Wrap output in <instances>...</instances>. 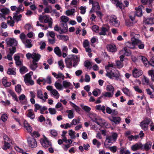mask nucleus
Masks as SVG:
<instances>
[{
	"label": "nucleus",
	"mask_w": 154,
	"mask_h": 154,
	"mask_svg": "<svg viewBox=\"0 0 154 154\" xmlns=\"http://www.w3.org/2000/svg\"><path fill=\"white\" fill-rule=\"evenodd\" d=\"M33 74L32 72H30L29 73L26 74L24 78V81L26 84L29 83L31 85H32L34 84V81L31 79V75Z\"/></svg>",
	"instance_id": "obj_1"
},
{
	"label": "nucleus",
	"mask_w": 154,
	"mask_h": 154,
	"mask_svg": "<svg viewBox=\"0 0 154 154\" xmlns=\"http://www.w3.org/2000/svg\"><path fill=\"white\" fill-rule=\"evenodd\" d=\"M106 75L111 79H112L113 77H115L116 80H118L119 79L120 74L118 71H116L115 72H113L112 70H111L110 72H107Z\"/></svg>",
	"instance_id": "obj_2"
},
{
	"label": "nucleus",
	"mask_w": 154,
	"mask_h": 154,
	"mask_svg": "<svg viewBox=\"0 0 154 154\" xmlns=\"http://www.w3.org/2000/svg\"><path fill=\"white\" fill-rule=\"evenodd\" d=\"M109 23L111 25L116 27H118L120 25V22L117 20L116 17L114 15L110 16Z\"/></svg>",
	"instance_id": "obj_3"
},
{
	"label": "nucleus",
	"mask_w": 154,
	"mask_h": 154,
	"mask_svg": "<svg viewBox=\"0 0 154 154\" xmlns=\"http://www.w3.org/2000/svg\"><path fill=\"white\" fill-rule=\"evenodd\" d=\"M4 145L3 147V149L5 150L10 148L11 146L10 143L11 141L10 138L6 135L4 136Z\"/></svg>",
	"instance_id": "obj_4"
},
{
	"label": "nucleus",
	"mask_w": 154,
	"mask_h": 154,
	"mask_svg": "<svg viewBox=\"0 0 154 154\" xmlns=\"http://www.w3.org/2000/svg\"><path fill=\"white\" fill-rule=\"evenodd\" d=\"M28 143L29 146L32 148L36 147L37 146L36 140L34 138L29 137L27 139Z\"/></svg>",
	"instance_id": "obj_5"
},
{
	"label": "nucleus",
	"mask_w": 154,
	"mask_h": 154,
	"mask_svg": "<svg viewBox=\"0 0 154 154\" xmlns=\"http://www.w3.org/2000/svg\"><path fill=\"white\" fill-rule=\"evenodd\" d=\"M5 41L7 45L10 47L17 46V41L14 38H7Z\"/></svg>",
	"instance_id": "obj_6"
},
{
	"label": "nucleus",
	"mask_w": 154,
	"mask_h": 154,
	"mask_svg": "<svg viewBox=\"0 0 154 154\" xmlns=\"http://www.w3.org/2000/svg\"><path fill=\"white\" fill-rule=\"evenodd\" d=\"M131 42H128L125 43V45L127 47L131 49L134 48V45H136V38L132 37L131 39Z\"/></svg>",
	"instance_id": "obj_7"
},
{
	"label": "nucleus",
	"mask_w": 154,
	"mask_h": 154,
	"mask_svg": "<svg viewBox=\"0 0 154 154\" xmlns=\"http://www.w3.org/2000/svg\"><path fill=\"white\" fill-rule=\"evenodd\" d=\"M69 58L74 62L73 66L75 67L78 64V62L79 61V58L77 55L72 54L69 56Z\"/></svg>",
	"instance_id": "obj_8"
},
{
	"label": "nucleus",
	"mask_w": 154,
	"mask_h": 154,
	"mask_svg": "<svg viewBox=\"0 0 154 154\" xmlns=\"http://www.w3.org/2000/svg\"><path fill=\"white\" fill-rule=\"evenodd\" d=\"M108 119L115 124H118L121 121V118L119 117L111 116L108 117Z\"/></svg>",
	"instance_id": "obj_9"
},
{
	"label": "nucleus",
	"mask_w": 154,
	"mask_h": 154,
	"mask_svg": "<svg viewBox=\"0 0 154 154\" xmlns=\"http://www.w3.org/2000/svg\"><path fill=\"white\" fill-rule=\"evenodd\" d=\"M60 26L61 29H60V32H59L60 34L65 33L67 32L68 28L66 23H60Z\"/></svg>",
	"instance_id": "obj_10"
},
{
	"label": "nucleus",
	"mask_w": 154,
	"mask_h": 154,
	"mask_svg": "<svg viewBox=\"0 0 154 154\" xmlns=\"http://www.w3.org/2000/svg\"><path fill=\"white\" fill-rule=\"evenodd\" d=\"M143 74L142 71L141 70L135 68L132 71L133 76L135 78H137L141 75Z\"/></svg>",
	"instance_id": "obj_11"
},
{
	"label": "nucleus",
	"mask_w": 154,
	"mask_h": 154,
	"mask_svg": "<svg viewBox=\"0 0 154 154\" xmlns=\"http://www.w3.org/2000/svg\"><path fill=\"white\" fill-rule=\"evenodd\" d=\"M118 137V134L116 133H113L112 135L110 136H107L106 138L108 139L109 140L111 141L113 143L116 142Z\"/></svg>",
	"instance_id": "obj_12"
},
{
	"label": "nucleus",
	"mask_w": 154,
	"mask_h": 154,
	"mask_svg": "<svg viewBox=\"0 0 154 154\" xmlns=\"http://www.w3.org/2000/svg\"><path fill=\"white\" fill-rule=\"evenodd\" d=\"M152 143L150 141L147 142L144 145L142 144V149H144L146 151L149 150L151 148Z\"/></svg>",
	"instance_id": "obj_13"
},
{
	"label": "nucleus",
	"mask_w": 154,
	"mask_h": 154,
	"mask_svg": "<svg viewBox=\"0 0 154 154\" xmlns=\"http://www.w3.org/2000/svg\"><path fill=\"white\" fill-rule=\"evenodd\" d=\"M144 8V7L142 5L139 6L137 8H136V15L139 17L141 16L142 15V10Z\"/></svg>",
	"instance_id": "obj_14"
},
{
	"label": "nucleus",
	"mask_w": 154,
	"mask_h": 154,
	"mask_svg": "<svg viewBox=\"0 0 154 154\" xmlns=\"http://www.w3.org/2000/svg\"><path fill=\"white\" fill-rule=\"evenodd\" d=\"M106 112L111 114V116H116L118 114V112L116 110L112 109L108 107L106 108Z\"/></svg>",
	"instance_id": "obj_15"
},
{
	"label": "nucleus",
	"mask_w": 154,
	"mask_h": 154,
	"mask_svg": "<svg viewBox=\"0 0 154 154\" xmlns=\"http://www.w3.org/2000/svg\"><path fill=\"white\" fill-rule=\"evenodd\" d=\"M142 143H137L133 145L131 147V149L133 151H136L140 149H142Z\"/></svg>",
	"instance_id": "obj_16"
},
{
	"label": "nucleus",
	"mask_w": 154,
	"mask_h": 154,
	"mask_svg": "<svg viewBox=\"0 0 154 154\" xmlns=\"http://www.w3.org/2000/svg\"><path fill=\"white\" fill-rule=\"evenodd\" d=\"M32 59H33L32 61L35 62H37L41 58V55L38 54H36L35 53H32Z\"/></svg>",
	"instance_id": "obj_17"
},
{
	"label": "nucleus",
	"mask_w": 154,
	"mask_h": 154,
	"mask_svg": "<svg viewBox=\"0 0 154 154\" xmlns=\"http://www.w3.org/2000/svg\"><path fill=\"white\" fill-rule=\"evenodd\" d=\"M7 78L5 77H4L2 79V83L5 87H9L11 85V82H7Z\"/></svg>",
	"instance_id": "obj_18"
},
{
	"label": "nucleus",
	"mask_w": 154,
	"mask_h": 154,
	"mask_svg": "<svg viewBox=\"0 0 154 154\" xmlns=\"http://www.w3.org/2000/svg\"><path fill=\"white\" fill-rule=\"evenodd\" d=\"M108 50L111 52H115L116 50V46L114 45H108L107 46Z\"/></svg>",
	"instance_id": "obj_19"
},
{
	"label": "nucleus",
	"mask_w": 154,
	"mask_h": 154,
	"mask_svg": "<svg viewBox=\"0 0 154 154\" xmlns=\"http://www.w3.org/2000/svg\"><path fill=\"white\" fill-rule=\"evenodd\" d=\"M136 45H138V48L141 49H143L144 47V45L142 43L141 41L138 39L136 38Z\"/></svg>",
	"instance_id": "obj_20"
},
{
	"label": "nucleus",
	"mask_w": 154,
	"mask_h": 154,
	"mask_svg": "<svg viewBox=\"0 0 154 154\" xmlns=\"http://www.w3.org/2000/svg\"><path fill=\"white\" fill-rule=\"evenodd\" d=\"M65 63L66 64V66L67 68H70L72 66V60L69 57H67L65 59Z\"/></svg>",
	"instance_id": "obj_21"
},
{
	"label": "nucleus",
	"mask_w": 154,
	"mask_h": 154,
	"mask_svg": "<svg viewBox=\"0 0 154 154\" xmlns=\"http://www.w3.org/2000/svg\"><path fill=\"white\" fill-rule=\"evenodd\" d=\"M52 19L51 17H48L44 20V22L45 23H48L49 27L51 28L52 26L53 22Z\"/></svg>",
	"instance_id": "obj_22"
},
{
	"label": "nucleus",
	"mask_w": 154,
	"mask_h": 154,
	"mask_svg": "<svg viewBox=\"0 0 154 154\" xmlns=\"http://www.w3.org/2000/svg\"><path fill=\"white\" fill-rule=\"evenodd\" d=\"M24 127L29 132H31L32 131V128L26 121H25L24 123Z\"/></svg>",
	"instance_id": "obj_23"
},
{
	"label": "nucleus",
	"mask_w": 154,
	"mask_h": 154,
	"mask_svg": "<svg viewBox=\"0 0 154 154\" xmlns=\"http://www.w3.org/2000/svg\"><path fill=\"white\" fill-rule=\"evenodd\" d=\"M18 13H13V18L14 20L17 22L21 20V18L22 17V15L20 14L19 15H17Z\"/></svg>",
	"instance_id": "obj_24"
},
{
	"label": "nucleus",
	"mask_w": 154,
	"mask_h": 154,
	"mask_svg": "<svg viewBox=\"0 0 154 154\" xmlns=\"http://www.w3.org/2000/svg\"><path fill=\"white\" fill-rule=\"evenodd\" d=\"M95 108L97 110H101L103 113H105V110L106 108L104 106H102L100 105H98L96 106Z\"/></svg>",
	"instance_id": "obj_25"
},
{
	"label": "nucleus",
	"mask_w": 154,
	"mask_h": 154,
	"mask_svg": "<svg viewBox=\"0 0 154 154\" xmlns=\"http://www.w3.org/2000/svg\"><path fill=\"white\" fill-rule=\"evenodd\" d=\"M28 113L27 114L28 117L32 119L35 118L34 114L32 112L33 110L32 109H29L28 110Z\"/></svg>",
	"instance_id": "obj_26"
},
{
	"label": "nucleus",
	"mask_w": 154,
	"mask_h": 154,
	"mask_svg": "<svg viewBox=\"0 0 154 154\" xmlns=\"http://www.w3.org/2000/svg\"><path fill=\"white\" fill-rule=\"evenodd\" d=\"M57 37L60 40H63L64 41H67L69 40V37L67 35H58Z\"/></svg>",
	"instance_id": "obj_27"
},
{
	"label": "nucleus",
	"mask_w": 154,
	"mask_h": 154,
	"mask_svg": "<svg viewBox=\"0 0 154 154\" xmlns=\"http://www.w3.org/2000/svg\"><path fill=\"white\" fill-rule=\"evenodd\" d=\"M54 51L55 53L59 57L61 56V52L59 47H55L54 49Z\"/></svg>",
	"instance_id": "obj_28"
},
{
	"label": "nucleus",
	"mask_w": 154,
	"mask_h": 154,
	"mask_svg": "<svg viewBox=\"0 0 154 154\" xmlns=\"http://www.w3.org/2000/svg\"><path fill=\"white\" fill-rule=\"evenodd\" d=\"M112 143H113V142H112L111 141L109 140L106 137V139L104 143V146L106 148H108L109 147V146Z\"/></svg>",
	"instance_id": "obj_29"
},
{
	"label": "nucleus",
	"mask_w": 154,
	"mask_h": 154,
	"mask_svg": "<svg viewBox=\"0 0 154 154\" xmlns=\"http://www.w3.org/2000/svg\"><path fill=\"white\" fill-rule=\"evenodd\" d=\"M145 23L147 24H154V18H149L146 19Z\"/></svg>",
	"instance_id": "obj_30"
},
{
	"label": "nucleus",
	"mask_w": 154,
	"mask_h": 154,
	"mask_svg": "<svg viewBox=\"0 0 154 154\" xmlns=\"http://www.w3.org/2000/svg\"><path fill=\"white\" fill-rule=\"evenodd\" d=\"M31 41L30 39H27L26 40V42L25 43V47L28 48H30L32 46V45L31 44Z\"/></svg>",
	"instance_id": "obj_31"
},
{
	"label": "nucleus",
	"mask_w": 154,
	"mask_h": 154,
	"mask_svg": "<svg viewBox=\"0 0 154 154\" xmlns=\"http://www.w3.org/2000/svg\"><path fill=\"white\" fill-rule=\"evenodd\" d=\"M37 63L36 62L32 61V63L30 65V68L32 70L34 71L38 67Z\"/></svg>",
	"instance_id": "obj_32"
},
{
	"label": "nucleus",
	"mask_w": 154,
	"mask_h": 154,
	"mask_svg": "<svg viewBox=\"0 0 154 154\" xmlns=\"http://www.w3.org/2000/svg\"><path fill=\"white\" fill-rule=\"evenodd\" d=\"M60 18L61 19V21L60 22L61 23H66L69 20V18L65 16H62Z\"/></svg>",
	"instance_id": "obj_33"
},
{
	"label": "nucleus",
	"mask_w": 154,
	"mask_h": 154,
	"mask_svg": "<svg viewBox=\"0 0 154 154\" xmlns=\"http://www.w3.org/2000/svg\"><path fill=\"white\" fill-rule=\"evenodd\" d=\"M107 31V29L106 28L102 27L101 28V31L99 33L100 35H106V32Z\"/></svg>",
	"instance_id": "obj_34"
},
{
	"label": "nucleus",
	"mask_w": 154,
	"mask_h": 154,
	"mask_svg": "<svg viewBox=\"0 0 154 154\" xmlns=\"http://www.w3.org/2000/svg\"><path fill=\"white\" fill-rule=\"evenodd\" d=\"M140 57V59L143 63L145 65V66L146 67H148V64L147 63L148 62L146 58L143 56H141Z\"/></svg>",
	"instance_id": "obj_35"
},
{
	"label": "nucleus",
	"mask_w": 154,
	"mask_h": 154,
	"mask_svg": "<svg viewBox=\"0 0 154 154\" xmlns=\"http://www.w3.org/2000/svg\"><path fill=\"white\" fill-rule=\"evenodd\" d=\"M63 87L66 88H68L71 85L70 82H67V81H64L62 82Z\"/></svg>",
	"instance_id": "obj_36"
},
{
	"label": "nucleus",
	"mask_w": 154,
	"mask_h": 154,
	"mask_svg": "<svg viewBox=\"0 0 154 154\" xmlns=\"http://www.w3.org/2000/svg\"><path fill=\"white\" fill-rule=\"evenodd\" d=\"M16 46L10 47L9 48V54L13 55L16 51Z\"/></svg>",
	"instance_id": "obj_37"
},
{
	"label": "nucleus",
	"mask_w": 154,
	"mask_h": 154,
	"mask_svg": "<svg viewBox=\"0 0 154 154\" xmlns=\"http://www.w3.org/2000/svg\"><path fill=\"white\" fill-rule=\"evenodd\" d=\"M149 75L151 77V79L152 81H154V70H149L148 71Z\"/></svg>",
	"instance_id": "obj_38"
},
{
	"label": "nucleus",
	"mask_w": 154,
	"mask_h": 154,
	"mask_svg": "<svg viewBox=\"0 0 154 154\" xmlns=\"http://www.w3.org/2000/svg\"><path fill=\"white\" fill-rule=\"evenodd\" d=\"M37 97L41 99L44 100L43 95L42 94V91L41 90H38L37 91Z\"/></svg>",
	"instance_id": "obj_39"
},
{
	"label": "nucleus",
	"mask_w": 154,
	"mask_h": 154,
	"mask_svg": "<svg viewBox=\"0 0 154 154\" xmlns=\"http://www.w3.org/2000/svg\"><path fill=\"white\" fill-rule=\"evenodd\" d=\"M54 85L58 90H61L63 89V86L59 82H56L54 84Z\"/></svg>",
	"instance_id": "obj_40"
},
{
	"label": "nucleus",
	"mask_w": 154,
	"mask_h": 154,
	"mask_svg": "<svg viewBox=\"0 0 154 154\" xmlns=\"http://www.w3.org/2000/svg\"><path fill=\"white\" fill-rule=\"evenodd\" d=\"M51 93L53 94V95L54 96L56 97V98L58 99L60 96V94L58 93L57 91L55 89H54L51 92Z\"/></svg>",
	"instance_id": "obj_41"
},
{
	"label": "nucleus",
	"mask_w": 154,
	"mask_h": 154,
	"mask_svg": "<svg viewBox=\"0 0 154 154\" xmlns=\"http://www.w3.org/2000/svg\"><path fill=\"white\" fill-rule=\"evenodd\" d=\"M75 131L72 130H70L69 131V135L71 137V138L72 139H74L75 137Z\"/></svg>",
	"instance_id": "obj_42"
},
{
	"label": "nucleus",
	"mask_w": 154,
	"mask_h": 154,
	"mask_svg": "<svg viewBox=\"0 0 154 154\" xmlns=\"http://www.w3.org/2000/svg\"><path fill=\"white\" fill-rule=\"evenodd\" d=\"M113 93L111 92H106L104 94H103V95L105 97H111L113 96Z\"/></svg>",
	"instance_id": "obj_43"
},
{
	"label": "nucleus",
	"mask_w": 154,
	"mask_h": 154,
	"mask_svg": "<svg viewBox=\"0 0 154 154\" xmlns=\"http://www.w3.org/2000/svg\"><path fill=\"white\" fill-rule=\"evenodd\" d=\"M66 112L68 113V116L69 118L71 119L73 118V113L72 110H67Z\"/></svg>",
	"instance_id": "obj_44"
},
{
	"label": "nucleus",
	"mask_w": 154,
	"mask_h": 154,
	"mask_svg": "<svg viewBox=\"0 0 154 154\" xmlns=\"http://www.w3.org/2000/svg\"><path fill=\"white\" fill-rule=\"evenodd\" d=\"M21 86L19 84L17 85L15 87V90L18 93H20L21 91Z\"/></svg>",
	"instance_id": "obj_45"
},
{
	"label": "nucleus",
	"mask_w": 154,
	"mask_h": 154,
	"mask_svg": "<svg viewBox=\"0 0 154 154\" xmlns=\"http://www.w3.org/2000/svg\"><path fill=\"white\" fill-rule=\"evenodd\" d=\"M89 117L91 120L93 122H95L97 121V119L96 117V115L95 114H92L90 115Z\"/></svg>",
	"instance_id": "obj_46"
},
{
	"label": "nucleus",
	"mask_w": 154,
	"mask_h": 154,
	"mask_svg": "<svg viewBox=\"0 0 154 154\" xmlns=\"http://www.w3.org/2000/svg\"><path fill=\"white\" fill-rule=\"evenodd\" d=\"M20 71L22 74H23L28 71V69L26 67L23 66L20 69Z\"/></svg>",
	"instance_id": "obj_47"
},
{
	"label": "nucleus",
	"mask_w": 154,
	"mask_h": 154,
	"mask_svg": "<svg viewBox=\"0 0 154 154\" xmlns=\"http://www.w3.org/2000/svg\"><path fill=\"white\" fill-rule=\"evenodd\" d=\"M106 90L107 91H109L112 93H113V92L114 91V88L111 85L107 86Z\"/></svg>",
	"instance_id": "obj_48"
},
{
	"label": "nucleus",
	"mask_w": 154,
	"mask_h": 154,
	"mask_svg": "<svg viewBox=\"0 0 154 154\" xmlns=\"http://www.w3.org/2000/svg\"><path fill=\"white\" fill-rule=\"evenodd\" d=\"M52 7L51 6H49L45 8L44 9V12L47 13H51V9Z\"/></svg>",
	"instance_id": "obj_49"
},
{
	"label": "nucleus",
	"mask_w": 154,
	"mask_h": 154,
	"mask_svg": "<svg viewBox=\"0 0 154 154\" xmlns=\"http://www.w3.org/2000/svg\"><path fill=\"white\" fill-rule=\"evenodd\" d=\"M81 106L82 109L86 112H88L91 109L90 107L86 106H84L83 105H81Z\"/></svg>",
	"instance_id": "obj_50"
},
{
	"label": "nucleus",
	"mask_w": 154,
	"mask_h": 154,
	"mask_svg": "<svg viewBox=\"0 0 154 154\" xmlns=\"http://www.w3.org/2000/svg\"><path fill=\"white\" fill-rule=\"evenodd\" d=\"M23 10L24 8L22 4H21L17 8V11H16V12L15 13H19L21 11H23Z\"/></svg>",
	"instance_id": "obj_51"
},
{
	"label": "nucleus",
	"mask_w": 154,
	"mask_h": 154,
	"mask_svg": "<svg viewBox=\"0 0 154 154\" xmlns=\"http://www.w3.org/2000/svg\"><path fill=\"white\" fill-rule=\"evenodd\" d=\"M84 66L87 68H88L90 66H91V62L88 60L85 61L84 62Z\"/></svg>",
	"instance_id": "obj_52"
},
{
	"label": "nucleus",
	"mask_w": 154,
	"mask_h": 154,
	"mask_svg": "<svg viewBox=\"0 0 154 154\" xmlns=\"http://www.w3.org/2000/svg\"><path fill=\"white\" fill-rule=\"evenodd\" d=\"M0 11L2 13V14L5 15L8 14L9 12V9L7 8L2 9Z\"/></svg>",
	"instance_id": "obj_53"
},
{
	"label": "nucleus",
	"mask_w": 154,
	"mask_h": 154,
	"mask_svg": "<svg viewBox=\"0 0 154 154\" xmlns=\"http://www.w3.org/2000/svg\"><path fill=\"white\" fill-rule=\"evenodd\" d=\"M39 44L40 45V48L41 50H43L45 48L46 46V44L45 42L42 41L40 42Z\"/></svg>",
	"instance_id": "obj_54"
},
{
	"label": "nucleus",
	"mask_w": 154,
	"mask_h": 154,
	"mask_svg": "<svg viewBox=\"0 0 154 154\" xmlns=\"http://www.w3.org/2000/svg\"><path fill=\"white\" fill-rule=\"evenodd\" d=\"M86 9V7L85 6H82L80 7L79 9L81 10L80 13L82 14H84L85 13Z\"/></svg>",
	"instance_id": "obj_55"
},
{
	"label": "nucleus",
	"mask_w": 154,
	"mask_h": 154,
	"mask_svg": "<svg viewBox=\"0 0 154 154\" xmlns=\"http://www.w3.org/2000/svg\"><path fill=\"white\" fill-rule=\"evenodd\" d=\"M47 35V36L49 35L52 38H55V33L53 31H48Z\"/></svg>",
	"instance_id": "obj_56"
},
{
	"label": "nucleus",
	"mask_w": 154,
	"mask_h": 154,
	"mask_svg": "<svg viewBox=\"0 0 154 154\" xmlns=\"http://www.w3.org/2000/svg\"><path fill=\"white\" fill-rule=\"evenodd\" d=\"M124 49L125 51L124 54L126 56H129L131 54V51L129 50H128L127 47H124Z\"/></svg>",
	"instance_id": "obj_57"
},
{
	"label": "nucleus",
	"mask_w": 154,
	"mask_h": 154,
	"mask_svg": "<svg viewBox=\"0 0 154 154\" xmlns=\"http://www.w3.org/2000/svg\"><path fill=\"white\" fill-rule=\"evenodd\" d=\"M59 66L60 67V69L63 70V68L64 67V65L63 64V63L62 60L59 61L58 62Z\"/></svg>",
	"instance_id": "obj_58"
},
{
	"label": "nucleus",
	"mask_w": 154,
	"mask_h": 154,
	"mask_svg": "<svg viewBox=\"0 0 154 154\" xmlns=\"http://www.w3.org/2000/svg\"><path fill=\"white\" fill-rule=\"evenodd\" d=\"M48 110L50 113L51 115L55 114L56 113V111L54 108H49Z\"/></svg>",
	"instance_id": "obj_59"
},
{
	"label": "nucleus",
	"mask_w": 154,
	"mask_h": 154,
	"mask_svg": "<svg viewBox=\"0 0 154 154\" xmlns=\"http://www.w3.org/2000/svg\"><path fill=\"white\" fill-rule=\"evenodd\" d=\"M7 73L9 75H14L16 74V72L11 69H9L8 70Z\"/></svg>",
	"instance_id": "obj_60"
},
{
	"label": "nucleus",
	"mask_w": 154,
	"mask_h": 154,
	"mask_svg": "<svg viewBox=\"0 0 154 154\" xmlns=\"http://www.w3.org/2000/svg\"><path fill=\"white\" fill-rule=\"evenodd\" d=\"M140 125L141 127L143 128L144 130L146 131L148 129V125H145L141 122L140 124Z\"/></svg>",
	"instance_id": "obj_61"
},
{
	"label": "nucleus",
	"mask_w": 154,
	"mask_h": 154,
	"mask_svg": "<svg viewBox=\"0 0 154 154\" xmlns=\"http://www.w3.org/2000/svg\"><path fill=\"white\" fill-rule=\"evenodd\" d=\"M83 46L85 48L89 46V42L88 40H85L84 41Z\"/></svg>",
	"instance_id": "obj_62"
},
{
	"label": "nucleus",
	"mask_w": 154,
	"mask_h": 154,
	"mask_svg": "<svg viewBox=\"0 0 154 154\" xmlns=\"http://www.w3.org/2000/svg\"><path fill=\"white\" fill-rule=\"evenodd\" d=\"M99 29V27L97 25H93L92 26V30L96 32H98Z\"/></svg>",
	"instance_id": "obj_63"
},
{
	"label": "nucleus",
	"mask_w": 154,
	"mask_h": 154,
	"mask_svg": "<svg viewBox=\"0 0 154 154\" xmlns=\"http://www.w3.org/2000/svg\"><path fill=\"white\" fill-rule=\"evenodd\" d=\"M7 116L6 114H4L1 116V119L3 122L6 121L7 119Z\"/></svg>",
	"instance_id": "obj_64"
}]
</instances>
